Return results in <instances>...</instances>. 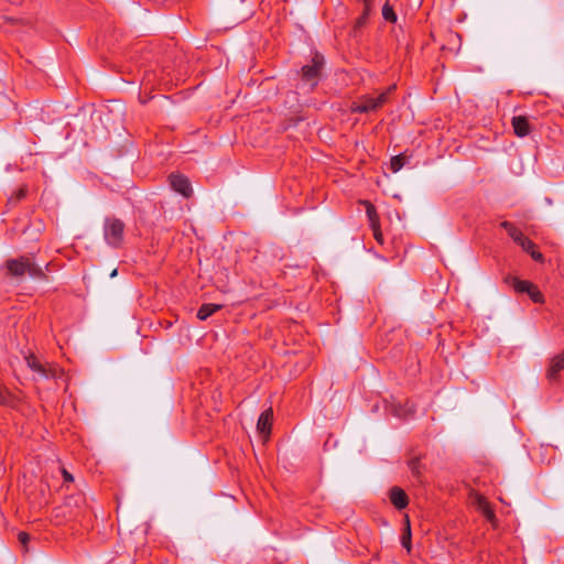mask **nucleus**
<instances>
[{
    "label": "nucleus",
    "mask_w": 564,
    "mask_h": 564,
    "mask_svg": "<svg viewBox=\"0 0 564 564\" xmlns=\"http://www.w3.org/2000/svg\"><path fill=\"white\" fill-rule=\"evenodd\" d=\"M6 275L10 279L21 281L25 274L32 279L43 280L46 278L41 265L35 262L33 257L20 256L18 258L8 259L4 262Z\"/></svg>",
    "instance_id": "nucleus-1"
},
{
    "label": "nucleus",
    "mask_w": 564,
    "mask_h": 564,
    "mask_svg": "<svg viewBox=\"0 0 564 564\" xmlns=\"http://www.w3.org/2000/svg\"><path fill=\"white\" fill-rule=\"evenodd\" d=\"M26 366L34 372V380L59 379L63 377V370L56 365L43 364L36 356L30 354L25 356Z\"/></svg>",
    "instance_id": "nucleus-2"
},
{
    "label": "nucleus",
    "mask_w": 564,
    "mask_h": 564,
    "mask_svg": "<svg viewBox=\"0 0 564 564\" xmlns=\"http://www.w3.org/2000/svg\"><path fill=\"white\" fill-rule=\"evenodd\" d=\"M124 224L116 217H106L104 223V238L108 246L119 248L123 241Z\"/></svg>",
    "instance_id": "nucleus-3"
},
{
    "label": "nucleus",
    "mask_w": 564,
    "mask_h": 564,
    "mask_svg": "<svg viewBox=\"0 0 564 564\" xmlns=\"http://www.w3.org/2000/svg\"><path fill=\"white\" fill-rule=\"evenodd\" d=\"M323 66L324 56L319 53H315L311 61V64L304 65L301 68L302 80L307 83L311 88L316 87Z\"/></svg>",
    "instance_id": "nucleus-4"
},
{
    "label": "nucleus",
    "mask_w": 564,
    "mask_h": 564,
    "mask_svg": "<svg viewBox=\"0 0 564 564\" xmlns=\"http://www.w3.org/2000/svg\"><path fill=\"white\" fill-rule=\"evenodd\" d=\"M169 181L173 191L180 193L183 197L188 198L192 195L193 189L191 186V182L186 176L182 174L172 173L169 176Z\"/></svg>",
    "instance_id": "nucleus-5"
},
{
    "label": "nucleus",
    "mask_w": 564,
    "mask_h": 564,
    "mask_svg": "<svg viewBox=\"0 0 564 564\" xmlns=\"http://www.w3.org/2000/svg\"><path fill=\"white\" fill-rule=\"evenodd\" d=\"M562 370H564V350L551 359L546 378L552 382L557 381Z\"/></svg>",
    "instance_id": "nucleus-6"
},
{
    "label": "nucleus",
    "mask_w": 564,
    "mask_h": 564,
    "mask_svg": "<svg viewBox=\"0 0 564 564\" xmlns=\"http://www.w3.org/2000/svg\"><path fill=\"white\" fill-rule=\"evenodd\" d=\"M351 110L358 113H368L377 111L375 97L370 95L361 96L354 102Z\"/></svg>",
    "instance_id": "nucleus-7"
},
{
    "label": "nucleus",
    "mask_w": 564,
    "mask_h": 564,
    "mask_svg": "<svg viewBox=\"0 0 564 564\" xmlns=\"http://www.w3.org/2000/svg\"><path fill=\"white\" fill-rule=\"evenodd\" d=\"M272 420H273L272 409H268L260 414L258 422H257V430L261 435H263L265 437H268L270 435Z\"/></svg>",
    "instance_id": "nucleus-8"
},
{
    "label": "nucleus",
    "mask_w": 564,
    "mask_h": 564,
    "mask_svg": "<svg viewBox=\"0 0 564 564\" xmlns=\"http://www.w3.org/2000/svg\"><path fill=\"white\" fill-rule=\"evenodd\" d=\"M511 124H512L516 135H518L520 138H524V137L529 135L531 132V127H530L529 120L524 116H514L511 119Z\"/></svg>",
    "instance_id": "nucleus-9"
},
{
    "label": "nucleus",
    "mask_w": 564,
    "mask_h": 564,
    "mask_svg": "<svg viewBox=\"0 0 564 564\" xmlns=\"http://www.w3.org/2000/svg\"><path fill=\"white\" fill-rule=\"evenodd\" d=\"M390 501L398 509L402 510L408 507L409 498L403 489L400 487H392L390 489Z\"/></svg>",
    "instance_id": "nucleus-10"
},
{
    "label": "nucleus",
    "mask_w": 564,
    "mask_h": 564,
    "mask_svg": "<svg viewBox=\"0 0 564 564\" xmlns=\"http://www.w3.org/2000/svg\"><path fill=\"white\" fill-rule=\"evenodd\" d=\"M85 502V498L82 495L69 496L65 499L64 508H69L68 518H76L78 512L73 510L74 508L79 509L80 506Z\"/></svg>",
    "instance_id": "nucleus-11"
},
{
    "label": "nucleus",
    "mask_w": 564,
    "mask_h": 564,
    "mask_svg": "<svg viewBox=\"0 0 564 564\" xmlns=\"http://www.w3.org/2000/svg\"><path fill=\"white\" fill-rule=\"evenodd\" d=\"M500 227L503 228L508 232L509 237L518 245L522 242L525 237L521 230L508 220L502 221Z\"/></svg>",
    "instance_id": "nucleus-12"
},
{
    "label": "nucleus",
    "mask_w": 564,
    "mask_h": 564,
    "mask_svg": "<svg viewBox=\"0 0 564 564\" xmlns=\"http://www.w3.org/2000/svg\"><path fill=\"white\" fill-rule=\"evenodd\" d=\"M223 305L220 304H214V303H206L203 304L198 311H197V318L200 321L207 319L209 316H212L217 311L221 310Z\"/></svg>",
    "instance_id": "nucleus-13"
},
{
    "label": "nucleus",
    "mask_w": 564,
    "mask_h": 564,
    "mask_svg": "<svg viewBox=\"0 0 564 564\" xmlns=\"http://www.w3.org/2000/svg\"><path fill=\"white\" fill-rule=\"evenodd\" d=\"M364 204L366 205V214L369 220V225L373 231H377L379 226V215L377 209L370 202H364Z\"/></svg>",
    "instance_id": "nucleus-14"
},
{
    "label": "nucleus",
    "mask_w": 564,
    "mask_h": 564,
    "mask_svg": "<svg viewBox=\"0 0 564 564\" xmlns=\"http://www.w3.org/2000/svg\"><path fill=\"white\" fill-rule=\"evenodd\" d=\"M505 281L507 283L511 284V286L518 293H527V291H529V288H530V285L532 283V282L527 281V280H520V279H518L516 276H507L505 279Z\"/></svg>",
    "instance_id": "nucleus-15"
},
{
    "label": "nucleus",
    "mask_w": 564,
    "mask_h": 564,
    "mask_svg": "<svg viewBox=\"0 0 564 564\" xmlns=\"http://www.w3.org/2000/svg\"><path fill=\"white\" fill-rule=\"evenodd\" d=\"M477 506L479 511L488 521L495 520V511L491 508L490 503L484 497L477 498Z\"/></svg>",
    "instance_id": "nucleus-16"
},
{
    "label": "nucleus",
    "mask_w": 564,
    "mask_h": 564,
    "mask_svg": "<svg viewBox=\"0 0 564 564\" xmlns=\"http://www.w3.org/2000/svg\"><path fill=\"white\" fill-rule=\"evenodd\" d=\"M395 84H392L386 90H383L377 97H375L377 110L383 107L389 101V97L395 90Z\"/></svg>",
    "instance_id": "nucleus-17"
},
{
    "label": "nucleus",
    "mask_w": 564,
    "mask_h": 564,
    "mask_svg": "<svg viewBox=\"0 0 564 564\" xmlns=\"http://www.w3.org/2000/svg\"><path fill=\"white\" fill-rule=\"evenodd\" d=\"M405 162H406V159L404 155H402V154L394 155L390 160V170L393 173H397L404 166Z\"/></svg>",
    "instance_id": "nucleus-18"
},
{
    "label": "nucleus",
    "mask_w": 564,
    "mask_h": 564,
    "mask_svg": "<svg viewBox=\"0 0 564 564\" xmlns=\"http://www.w3.org/2000/svg\"><path fill=\"white\" fill-rule=\"evenodd\" d=\"M362 2H364V10H362V14L357 20L358 26L364 25V23L366 22L368 15L372 9V6H373V0H362Z\"/></svg>",
    "instance_id": "nucleus-19"
},
{
    "label": "nucleus",
    "mask_w": 564,
    "mask_h": 564,
    "mask_svg": "<svg viewBox=\"0 0 564 564\" xmlns=\"http://www.w3.org/2000/svg\"><path fill=\"white\" fill-rule=\"evenodd\" d=\"M527 294L530 296V299L534 303H543L544 302L543 294L540 292L538 286L535 284H533V283H531V285L529 288V291H527Z\"/></svg>",
    "instance_id": "nucleus-20"
},
{
    "label": "nucleus",
    "mask_w": 564,
    "mask_h": 564,
    "mask_svg": "<svg viewBox=\"0 0 564 564\" xmlns=\"http://www.w3.org/2000/svg\"><path fill=\"white\" fill-rule=\"evenodd\" d=\"M382 17L386 21H389V22H392L394 23L397 21V14L393 10V8L389 4V3H386L382 8Z\"/></svg>",
    "instance_id": "nucleus-21"
},
{
    "label": "nucleus",
    "mask_w": 564,
    "mask_h": 564,
    "mask_svg": "<svg viewBox=\"0 0 564 564\" xmlns=\"http://www.w3.org/2000/svg\"><path fill=\"white\" fill-rule=\"evenodd\" d=\"M401 544L403 547L408 550V552L411 551V528H410V521L406 520V529L405 533L401 538Z\"/></svg>",
    "instance_id": "nucleus-22"
},
{
    "label": "nucleus",
    "mask_w": 564,
    "mask_h": 564,
    "mask_svg": "<svg viewBox=\"0 0 564 564\" xmlns=\"http://www.w3.org/2000/svg\"><path fill=\"white\" fill-rule=\"evenodd\" d=\"M26 187H20L10 197L9 204H17L26 196Z\"/></svg>",
    "instance_id": "nucleus-23"
},
{
    "label": "nucleus",
    "mask_w": 564,
    "mask_h": 564,
    "mask_svg": "<svg viewBox=\"0 0 564 564\" xmlns=\"http://www.w3.org/2000/svg\"><path fill=\"white\" fill-rule=\"evenodd\" d=\"M391 412L394 416H398V417H405L408 413H412L413 410L410 409V410H405L404 408H402L401 405H392L391 408Z\"/></svg>",
    "instance_id": "nucleus-24"
},
{
    "label": "nucleus",
    "mask_w": 564,
    "mask_h": 564,
    "mask_svg": "<svg viewBox=\"0 0 564 564\" xmlns=\"http://www.w3.org/2000/svg\"><path fill=\"white\" fill-rule=\"evenodd\" d=\"M519 246L528 253L535 249V243L528 237H524V239L522 240V242L519 243Z\"/></svg>",
    "instance_id": "nucleus-25"
},
{
    "label": "nucleus",
    "mask_w": 564,
    "mask_h": 564,
    "mask_svg": "<svg viewBox=\"0 0 564 564\" xmlns=\"http://www.w3.org/2000/svg\"><path fill=\"white\" fill-rule=\"evenodd\" d=\"M409 467L411 469V473L414 475V476H419L420 475V459L419 458H412L409 463Z\"/></svg>",
    "instance_id": "nucleus-26"
},
{
    "label": "nucleus",
    "mask_w": 564,
    "mask_h": 564,
    "mask_svg": "<svg viewBox=\"0 0 564 564\" xmlns=\"http://www.w3.org/2000/svg\"><path fill=\"white\" fill-rule=\"evenodd\" d=\"M30 535L26 532H20L18 534V540L21 543V545L24 547L25 551H28V543L30 542Z\"/></svg>",
    "instance_id": "nucleus-27"
},
{
    "label": "nucleus",
    "mask_w": 564,
    "mask_h": 564,
    "mask_svg": "<svg viewBox=\"0 0 564 564\" xmlns=\"http://www.w3.org/2000/svg\"><path fill=\"white\" fill-rule=\"evenodd\" d=\"M531 258L534 260V261H538V262H542L543 261V254L539 251H536L535 249L532 250L530 253Z\"/></svg>",
    "instance_id": "nucleus-28"
},
{
    "label": "nucleus",
    "mask_w": 564,
    "mask_h": 564,
    "mask_svg": "<svg viewBox=\"0 0 564 564\" xmlns=\"http://www.w3.org/2000/svg\"><path fill=\"white\" fill-rule=\"evenodd\" d=\"M62 475L65 481L72 482L74 481V477L70 473H68L65 468L62 469Z\"/></svg>",
    "instance_id": "nucleus-29"
},
{
    "label": "nucleus",
    "mask_w": 564,
    "mask_h": 564,
    "mask_svg": "<svg viewBox=\"0 0 564 564\" xmlns=\"http://www.w3.org/2000/svg\"><path fill=\"white\" fill-rule=\"evenodd\" d=\"M373 236L376 238L377 241L381 242L382 240V234L380 231V225L378 226V230L377 231H373Z\"/></svg>",
    "instance_id": "nucleus-30"
},
{
    "label": "nucleus",
    "mask_w": 564,
    "mask_h": 564,
    "mask_svg": "<svg viewBox=\"0 0 564 564\" xmlns=\"http://www.w3.org/2000/svg\"><path fill=\"white\" fill-rule=\"evenodd\" d=\"M6 402H7V393H6V391L0 389V403L3 404Z\"/></svg>",
    "instance_id": "nucleus-31"
},
{
    "label": "nucleus",
    "mask_w": 564,
    "mask_h": 564,
    "mask_svg": "<svg viewBox=\"0 0 564 564\" xmlns=\"http://www.w3.org/2000/svg\"><path fill=\"white\" fill-rule=\"evenodd\" d=\"M116 275H117V269H115V270L111 272L110 276H111V278H113V276H116Z\"/></svg>",
    "instance_id": "nucleus-32"
}]
</instances>
